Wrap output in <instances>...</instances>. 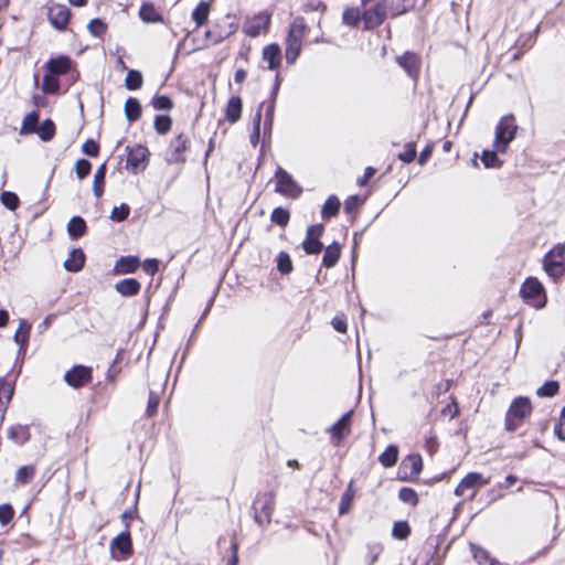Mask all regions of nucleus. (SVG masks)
Listing matches in <instances>:
<instances>
[{
  "label": "nucleus",
  "mask_w": 565,
  "mask_h": 565,
  "mask_svg": "<svg viewBox=\"0 0 565 565\" xmlns=\"http://www.w3.org/2000/svg\"><path fill=\"white\" fill-rule=\"evenodd\" d=\"M306 30L307 25L301 17L296 18L290 24L285 49V57L288 64H294L298 58Z\"/></svg>",
  "instance_id": "obj_1"
},
{
  "label": "nucleus",
  "mask_w": 565,
  "mask_h": 565,
  "mask_svg": "<svg viewBox=\"0 0 565 565\" xmlns=\"http://www.w3.org/2000/svg\"><path fill=\"white\" fill-rule=\"evenodd\" d=\"M518 126L514 124V117L508 115L501 118L495 127L493 146L499 152H505L509 143L515 138Z\"/></svg>",
  "instance_id": "obj_2"
},
{
  "label": "nucleus",
  "mask_w": 565,
  "mask_h": 565,
  "mask_svg": "<svg viewBox=\"0 0 565 565\" xmlns=\"http://www.w3.org/2000/svg\"><path fill=\"white\" fill-rule=\"evenodd\" d=\"M532 404L527 397L520 396L515 398L505 416V427L508 430H515L519 425L531 414Z\"/></svg>",
  "instance_id": "obj_3"
},
{
  "label": "nucleus",
  "mask_w": 565,
  "mask_h": 565,
  "mask_svg": "<svg viewBox=\"0 0 565 565\" xmlns=\"http://www.w3.org/2000/svg\"><path fill=\"white\" fill-rule=\"evenodd\" d=\"M544 270L554 279L561 278L565 273V244L554 246L543 259Z\"/></svg>",
  "instance_id": "obj_4"
},
{
  "label": "nucleus",
  "mask_w": 565,
  "mask_h": 565,
  "mask_svg": "<svg viewBox=\"0 0 565 565\" xmlns=\"http://www.w3.org/2000/svg\"><path fill=\"white\" fill-rule=\"evenodd\" d=\"M521 297L531 306L542 309L546 305L545 289L542 282L535 277L525 279L520 289Z\"/></svg>",
  "instance_id": "obj_5"
},
{
  "label": "nucleus",
  "mask_w": 565,
  "mask_h": 565,
  "mask_svg": "<svg viewBox=\"0 0 565 565\" xmlns=\"http://www.w3.org/2000/svg\"><path fill=\"white\" fill-rule=\"evenodd\" d=\"M393 2L394 0H382L373 8L366 10L363 13L365 29H373L380 25L388 14H398L399 12L392 8Z\"/></svg>",
  "instance_id": "obj_6"
},
{
  "label": "nucleus",
  "mask_w": 565,
  "mask_h": 565,
  "mask_svg": "<svg viewBox=\"0 0 565 565\" xmlns=\"http://www.w3.org/2000/svg\"><path fill=\"white\" fill-rule=\"evenodd\" d=\"M254 520L259 525H267L270 523L271 515L275 508V499L271 492L263 493L254 501Z\"/></svg>",
  "instance_id": "obj_7"
},
{
  "label": "nucleus",
  "mask_w": 565,
  "mask_h": 565,
  "mask_svg": "<svg viewBox=\"0 0 565 565\" xmlns=\"http://www.w3.org/2000/svg\"><path fill=\"white\" fill-rule=\"evenodd\" d=\"M275 191L288 198H298L302 190L292 177L282 168L278 167L275 173Z\"/></svg>",
  "instance_id": "obj_8"
},
{
  "label": "nucleus",
  "mask_w": 565,
  "mask_h": 565,
  "mask_svg": "<svg viewBox=\"0 0 565 565\" xmlns=\"http://www.w3.org/2000/svg\"><path fill=\"white\" fill-rule=\"evenodd\" d=\"M190 147L189 137L181 132L177 135L169 145L167 150L166 160L168 163H184L185 162V152Z\"/></svg>",
  "instance_id": "obj_9"
},
{
  "label": "nucleus",
  "mask_w": 565,
  "mask_h": 565,
  "mask_svg": "<svg viewBox=\"0 0 565 565\" xmlns=\"http://www.w3.org/2000/svg\"><path fill=\"white\" fill-rule=\"evenodd\" d=\"M489 482L490 478H484L479 472H470L459 482L455 489V494L457 497H463L466 495L467 491L471 490L469 498L473 499L476 495V490L488 484Z\"/></svg>",
  "instance_id": "obj_10"
},
{
  "label": "nucleus",
  "mask_w": 565,
  "mask_h": 565,
  "mask_svg": "<svg viewBox=\"0 0 565 565\" xmlns=\"http://www.w3.org/2000/svg\"><path fill=\"white\" fill-rule=\"evenodd\" d=\"M67 385L79 388L92 381V369L84 365H75L64 375Z\"/></svg>",
  "instance_id": "obj_11"
},
{
  "label": "nucleus",
  "mask_w": 565,
  "mask_h": 565,
  "mask_svg": "<svg viewBox=\"0 0 565 565\" xmlns=\"http://www.w3.org/2000/svg\"><path fill=\"white\" fill-rule=\"evenodd\" d=\"M324 227L321 224L311 225L307 230L306 239L302 247L307 254L316 255L322 250L320 237L323 234Z\"/></svg>",
  "instance_id": "obj_12"
},
{
  "label": "nucleus",
  "mask_w": 565,
  "mask_h": 565,
  "mask_svg": "<svg viewBox=\"0 0 565 565\" xmlns=\"http://www.w3.org/2000/svg\"><path fill=\"white\" fill-rule=\"evenodd\" d=\"M71 17V10L65 4L55 3L47 9V19L51 24L63 31L66 29Z\"/></svg>",
  "instance_id": "obj_13"
},
{
  "label": "nucleus",
  "mask_w": 565,
  "mask_h": 565,
  "mask_svg": "<svg viewBox=\"0 0 565 565\" xmlns=\"http://www.w3.org/2000/svg\"><path fill=\"white\" fill-rule=\"evenodd\" d=\"M116 551H118L122 558L132 554V543L130 533L128 531L121 532L110 542V552L113 557L117 558Z\"/></svg>",
  "instance_id": "obj_14"
},
{
  "label": "nucleus",
  "mask_w": 565,
  "mask_h": 565,
  "mask_svg": "<svg viewBox=\"0 0 565 565\" xmlns=\"http://www.w3.org/2000/svg\"><path fill=\"white\" fill-rule=\"evenodd\" d=\"M396 61L409 77H412L414 81L417 79L420 63L419 57L416 54L406 52L403 55L397 56Z\"/></svg>",
  "instance_id": "obj_15"
},
{
  "label": "nucleus",
  "mask_w": 565,
  "mask_h": 565,
  "mask_svg": "<svg viewBox=\"0 0 565 565\" xmlns=\"http://www.w3.org/2000/svg\"><path fill=\"white\" fill-rule=\"evenodd\" d=\"M263 61L267 62L269 70H277L281 63V50L278 44L266 45L262 52Z\"/></svg>",
  "instance_id": "obj_16"
},
{
  "label": "nucleus",
  "mask_w": 565,
  "mask_h": 565,
  "mask_svg": "<svg viewBox=\"0 0 565 565\" xmlns=\"http://www.w3.org/2000/svg\"><path fill=\"white\" fill-rule=\"evenodd\" d=\"M269 23V15L258 14L248 24L244 26V31L248 36L256 38L262 33V31L267 30Z\"/></svg>",
  "instance_id": "obj_17"
},
{
  "label": "nucleus",
  "mask_w": 565,
  "mask_h": 565,
  "mask_svg": "<svg viewBox=\"0 0 565 565\" xmlns=\"http://www.w3.org/2000/svg\"><path fill=\"white\" fill-rule=\"evenodd\" d=\"M127 166L132 169H138L141 163L146 162L149 156V151L146 147L137 145L132 148H128Z\"/></svg>",
  "instance_id": "obj_18"
},
{
  "label": "nucleus",
  "mask_w": 565,
  "mask_h": 565,
  "mask_svg": "<svg viewBox=\"0 0 565 565\" xmlns=\"http://www.w3.org/2000/svg\"><path fill=\"white\" fill-rule=\"evenodd\" d=\"M85 264V254L81 248H73L68 257L64 260V268L67 271L76 273L79 271Z\"/></svg>",
  "instance_id": "obj_19"
},
{
  "label": "nucleus",
  "mask_w": 565,
  "mask_h": 565,
  "mask_svg": "<svg viewBox=\"0 0 565 565\" xmlns=\"http://www.w3.org/2000/svg\"><path fill=\"white\" fill-rule=\"evenodd\" d=\"M352 412L345 413L338 422H335L330 431L332 433L335 443H340L344 436H347L350 431V418Z\"/></svg>",
  "instance_id": "obj_20"
},
{
  "label": "nucleus",
  "mask_w": 565,
  "mask_h": 565,
  "mask_svg": "<svg viewBox=\"0 0 565 565\" xmlns=\"http://www.w3.org/2000/svg\"><path fill=\"white\" fill-rule=\"evenodd\" d=\"M140 266V260L136 256H122L120 257L114 267L117 274H131L135 273Z\"/></svg>",
  "instance_id": "obj_21"
},
{
  "label": "nucleus",
  "mask_w": 565,
  "mask_h": 565,
  "mask_svg": "<svg viewBox=\"0 0 565 565\" xmlns=\"http://www.w3.org/2000/svg\"><path fill=\"white\" fill-rule=\"evenodd\" d=\"M46 68L54 76L66 74L71 68V60L67 56L51 58L46 63Z\"/></svg>",
  "instance_id": "obj_22"
},
{
  "label": "nucleus",
  "mask_w": 565,
  "mask_h": 565,
  "mask_svg": "<svg viewBox=\"0 0 565 565\" xmlns=\"http://www.w3.org/2000/svg\"><path fill=\"white\" fill-rule=\"evenodd\" d=\"M243 103L239 96H232L226 105L225 118L231 122L235 124L242 116Z\"/></svg>",
  "instance_id": "obj_23"
},
{
  "label": "nucleus",
  "mask_w": 565,
  "mask_h": 565,
  "mask_svg": "<svg viewBox=\"0 0 565 565\" xmlns=\"http://www.w3.org/2000/svg\"><path fill=\"white\" fill-rule=\"evenodd\" d=\"M12 395L13 386L6 382L3 379H0V426L3 423L4 414Z\"/></svg>",
  "instance_id": "obj_24"
},
{
  "label": "nucleus",
  "mask_w": 565,
  "mask_h": 565,
  "mask_svg": "<svg viewBox=\"0 0 565 565\" xmlns=\"http://www.w3.org/2000/svg\"><path fill=\"white\" fill-rule=\"evenodd\" d=\"M140 288L141 286L139 281L134 278L122 279L115 285L116 291L125 297L137 295L140 291Z\"/></svg>",
  "instance_id": "obj_25"
},
{
  "label": "nucleus",
  "mask_w": 565,
  "mask_h": 565,
  "mask_svg": "<svg viewBox=\"0 0 565 565\" xmlns=\"http://www.w3.org/2000/svg\"><path fill=\"white\" fill-rule=\"evenodd\" d=\"M139 17L146 23L163 22L162 15L157 11L156 7L151 2H146L141 6Z\"/></svg>",
  "instance_id": "obj_26"
},
{
  "label": "nucleus",
  "mask_w": 565,
  "mask_h": 565,
  "mask_svg": "<svg viewBox=\"0 0 565 565\" xmlns=\"http://www.w3.org/2000/svg\"><path fill=\"white\" fill-rule=\"evenodd\" d=\"M86 223L81 216H73L67 224V233L71 238L77 239L86 233Z\"/></svg>",
  "instance_id": "obj_27"
},
{
  "label": "nucleus",
  "mask_w": 565,
  "mask_h": 565,
  "mask_svg": "<svg viewBox=\"0 0 565 565\" xmlns=\"http://www.w3.org/2000/svg\"><path fill=\"white\" fill-rule=\"evenodd\" d=\"M340 254L341 246L337 242H333L324 250V255L322 257V265L327 268L333 267L338 263Z\"/></svg>",
  "instance_id": "obj_28"
},
{
  "label": "nucleus",
  "mask_w": 565,
  "mask_h": 565,
  "mask_svg": "<svg viewBox=\"0 0 565 565\" xmlns=\"http://www.w3.org/2000/svg\"><path fill=\"white\" fill-rule=\"evenodd\" d=\"M125 115L128 121L132 122L141 116V105L138 99L129 97L125 103Z\"/></svg>",
  "instance_id": "obj_29"
},
{
  "label": "nucleus",
  "mask_w": 565,
  "mask_h": 565,
  "mask_svg": "<svg viewBox=\"0 0 565 565\" xmlns=\"http://www.w3.org/2000/svg\"><path fill=\"white\" fill-rule=\"evenodd\" d=\"M30 331L31 324L26 320L21 319L19 328L14 333V341L20 345L21 349H24L26 347L30 337Z\"/></svg>",
  "instance_id": "obj_30"
},
{
  "label": "nucleus",
  "mask_w": 565,
  "mask_h": 565,
  "mask_svg": "<svg viewBox=\"0 0 565 565\" xmlns=\"http://www.w3.org/2000/svg\"><path fill=\"white\" fill-rule=\"evenodd\" d=\"M55 131L54 122L51 119H45L38 125V130L35 132L42 141L47 142L54 138Z\"/></svg>",
  "instance_id": "obj_31"
},
{
  "label": "nucleus",
  "mask_w": 565,
  "mask_h": 565,
  "mask_svg": "<svg viewBox=\"0 0 565 565\" xmlns=\"http://www.w3.org/2000/svg\"><path fill=\"white\" fill-rule=\"evenodd\" d=\"M398 459V448L395 445H390L383 454L380 455L379 461L385 468L393 467Z\"/></svg>",
  "instance_id": "obj_32"
},
{
  "label": "nucleus",
  "mask_w": 565,
  "mask_h": 565,
  "mask_svg": "<svg viewBox=\"0 0 565 565\" xmlns=\"http://www.w3.org/2000/svg\"><path fill=\"white\" fill-rule=\"evenodd\" d=\"M39 125V114L36 111H31L28 114L22 121V126L20 128L21 135L34 134L38 130Z\"/></svg>",
  "instance_id": "obj_33"
},
{
  "label": "nucleus",
  "mask_w": 565,
  "mask_h": 565,
  "mask_svg": "<svg viewBox=\"0 0 565 565\" xmlns=\"http://www.w3.org/2000/svg\"><path fill=\"white\" fill-rule=\"evenodd\" d=\"M340 210V201L335 195H330L321 210V215L323 218H330L335 216Z\"/></svg>",
  "instance_id": "obj_34"
},
{
  "label": "nucleus",
  "mask_w": 565,
  "mask_h": 565,
  "mask_svg": "<svg viewBox=\"0 0 565 565\" xmlns=\"http://www.w3.org/2000/svg\"><path fill=\"white\" fill-rule=\"evenodd\" d=\"M210 4L206 1H201L192 12V19L196 23V26L203 25L209 18Z\"/></svg>",
  "instance_id": "obj_35"
},
{
  "label": "nucleus",
  "mask_w": 565,
  "mask_h": 565,
  "mask_svg": "<svg viewBox=\"0 0 565 565\" xmlns=\"http://www.w3.org/2000/svg\"><path fill=\"white\" fill-rule=\"evenodd\" d=\"M275 106H276V102L274 99H268L267 102L262 103L259 106V108L262 107V110L265 108V122H264L265 134L267 131L270 132V130H271L274 114H275Z\"/></svg>",
  "instance_id": "obj_36"
},
{
  "label": "nucleus",
  "mask_w": 565,
  "mask_h": 565,
  "mask_svg": "<svg viewBox=\"0 0 565 565\" xmlns=\"http://www.w3.org/2000/svg\"><path fill=\"white\" fill-rule=\"evenodd\" d=\"M29 436V430L24 426H12L8 429V437L20 445L24 444Z\"/></svg>",
  "instance_id": "obj_37"
},
{
  "label": "nucleus",
  "mask_w": 565,
  "mask_h": 565,
  "mask_svg": "<svg viewBox=\"0 0 565 565\" xmlns=\"http://www.w3.org/2000/svg\"><path fill=\"white\" fill-rule=\"evenodd\" d=\"M143 77L139 71L130 70L128 71L125 78V86L129 90L139 89L142 86Z\"/></svg>",
  "instance_id": "obj_38"
},
{
  "label": "nucleus",
  "mask_w": 565,
  "mask_h": 565,
  "mask_svg": "<svg viewBox=\"0 0 565 565\" xmlns=\"http://www.w3.org/2000/svg\"><path fill=\"white\" fill-rule=\"evenodd\" d=\"M106 174V166L102 164L94 175L93 191L96 198H100L104 192V180Z\"/></svg>",
  "instance_id": "obj_39"
},
{
  "label": "nucleus",
  "mask_w": 565,
  "mask_h": 565,
  "mask_svg": "<svg viewBox=\"0 0 565 565\" xmlns=\"http://www.w3.org/2000/svg\"><path fill=\"white\" fill-rule=\"evenodd\" d=\"M35 475V468L33 466H23L20 467L15 473V483L17 484H26L29 483Z\"/></svg>",
  "instance_id": "obj_40"
},
{
  "label": "nucleus",
  "mask_w": 565,
  "mask_h": 565,
  "mask_svg": "<svg viewBox=\"0 0 565 565\" xmlns=\"http://www.w3.org/2000/svg\"><path fill=\"white\" fill-rule=\"evenodd\" d=\"M353 482L351 481L348 486V489L345 492L341 495L340 504H339V513L340 514H347L351 509V503L354 497L353 489H352Z\"/></svg>",
  "instance_id": "obj_41"
},
{
  "label": "nucleus",
  "mask_w": 565,
  "mask_h": 565,
  "mask_svg": "<svg viewBox=\"0 0 565 565\" xmlns=\"http://www.w3.org/2000/svg\"><path fill=\"white\" fill-rule=\"evenodd\" d=\"M172 126V119L167 115H158L154 118V129L159 135L169 132Z\"/></svg>",
  "instance_id": "obj_42"
},
{
  "label": "nucleus",
  "mask_w": 565,
  "mask_h": 565,
  "mask_svg": "<svg viewBox=\"0 0 565 565\" xmlns=\"http://www.w3.org/2000/svg\"><path fill=\"white\" fill-rule=\"evenodd\" d=\"M60 88V83L56 76L47 73L42 81V90L45 94H55Z\"/></svg>",
  "instance_id": "obj_43"
},
{
  "label": "nucleus",
  "mask_w": 565,
  "mask_h": 565,
  "mask_svg": "<svg viewBox=\"0 0 565 565\" xmlns=\"http://www.w3.org/2000/svg\"><path fill=\"white\" fill-rule=\"evenodd\" d=\"M1 203L10 211H15L19 207L20 200L18 195L10 191H4L0 196Z\"/></svg>",
  "instance_id": "obj_44"
},
{
  "label": "nucleus",
  "mask_w": 565,
  "mask_h": 565,
  "mask_svg": "<svg viewBox=\"0 0 565 565\" xmlns=\"http://www.w3.org/2000/svg\"><path fill=\"white\" fill-rule=\"evenodd\" d=\"M289 212L282 207H276L271 212L270 220L279 226H286L289 222Z\"/></svg>",
  "instance_id": "obj_45"
},
{
  "label": "nucleus",
  "mask_w": 565,
  "mask_h": 565,
  "mask_svg": "<svg viewBox=\"0 0 565 565\" xmlns=\"http://www.w3.org/2000/svg\"><path fill=\"white\" fill-rule=\"evenodd\" d=\"M277 268L284 275H287V274L291 273V270H292V263H291V259H290V256H289L288 253L280 252L278 254V257H277Z\"/></svg>",
  "instance_id": "obj_46"
},
{
  "label": "nucleus",
  "mask_w": 565,
  "mask_h": 565,
  "mask_svg": "<svg viewBox=\"0 0 565 565\" xmlns=\"http://www.w3.org/2000/svg\"><path fill=\"white\" fill-rule=\"evenodd\" d=\"M234 31L227 33H216L215 29L207 30L205 32V45H215L221 43L223 40L228 38Z\"/></svg>",
  "instance_id": "obj_47"
},
{
  "label": "nucleus",
  "mask_w": 565,
  "mask_h": 565,
  "mask_svg": "<svg viewBox=\"0 0 565 565\" xmlns=\"http://www.w3.org/2000/svg\"><path fill=\"white\" fill-rule=\"evenodd\" d=\"M559 385L556 381H548L537 388L536 394L541 397H552L557 394Z\"/></svg>",
  "instance_id": "obj_48"
},
{
  "label": "nucleus",
  "mask_w": 565,
  "mask_h": 565,
  "mask_svg": "<svg viewBox=\"0 0 565 565\" xmlns=\"http://www.w3.org/2000/svg\"><path fill=\"white\" fill-rule=\"evenodd\" d=\"M260 120H262V107L257 109L254 122H253V131L249 136L250 143L255 147L259 142L260 137Z\"/></svg>",
  "instance_id": "obj_49"
},
{
  "label": "nucleus",
  "mask_w": 565,
  "mask_h": 565,
  "mask_svg": "<svg viewBox=\"0 0 565 565\" xmlns=\"http://www.w3.org/2000/svg\"><path fill=\"white\" fill-rule=\"evenodd\" d=\"M88 31L92 35L100 38L107 31V24L100 19H93L88 23Z\"/></svg>",
  "instance_id": "obj_50"
},
{
  "label": "nucleus",
  "mask_w": 565,
  "mask_h": 565,
  "mask_svg": "<svg viewBox=\"0 0 565 565\" xmlns=\"http://www.w3.org/2000/svg\"><path fill=\"white\" fill-rule=\"evenodd\" d=\"M151 105L158 110H169L173 107V102L166 95H156L151 100Z\"/></svg>",
  "instance_id": "obj_51"
},
{
  "label": "nucleus",
  "mask_w": 565,
  "mask_h": 565,
  "mask_svg": "<svg viewBox=\"0 0 565 565\" xmlns=\"http://www.w3.org/2000/svg\"><path fill=\"white\" fill-rule=\"evenodd\" d=\"M360 18H361L360 11L358 9L350 8V9L344 10L343 15H342V21L344 24H347L349 26H356V24L360 21Z\"/></svg>",
  "instance_id": "obj_52"
},
{
  "label": "nucleus",
  "mask_w": 565,
  "mask_h": 565,
  "mask_svg": "<svg viewBox=\"0 0 565 565\" xmlns=\"http://www.w3.org/2000/svg\"><path fill=\"white\" fill-rule=\"evenodd\" d=\"M402 466L409 468L411 473L418 475L423 467L422 458L419 456H409L403 461Z\"/></svg>",
  "instance_id": "obj_53"
},
{
  "label": "nucleus",
  "mask_w": 565,
  "mask_h": 565,
  "mask_svg": "<svg viewBox=\"0 0 565 565\" xmlns=\"http://www.w3.org/2000/svg\"><path fill=\"white\" fill-rule=\"evenodd\" d=\"M129 213L130 207L127 204L122 203L121 205L115 206L111 210L110 218L116 222H122L128 217Z\"/></svg>",
  "instance_id": "obj_54"
},
{
  "label": "nucleus",
  "mask_w": 565,
  "mask_h": 565,
  "mask_svg": "<svg viewBox=\"0 0 565 565\" xmlns=\"http://www.w3.org/2000/svg\"><path fill=\"white\" fill-rule=\"evenodd\" d=\"M495 151L484 150L481 160L486 168H497L501 166V161L498 159Z\"/></svg>",
  "instance_id": "obj_55"
},
{
  "label": "nucleus",
  "mask_w": 565,
  "mask_h": 565,
  "mask_svg": "<svg viewBox=\"0 0 565 565\" xmlns=\"http://www.w3.org/2000/svg\"><path fill=\"white\" fill-rule=\"evenodd\" d=\"M92 169V164L86 159H78L75 163V172L79 180L86 178Z\"/></svg>",
  "instance_id": "obj_56"
},
{
  "label": "nucleus",
  "mask_w": 565,
  "mask_h": 565,
  "mask_svg": "<svg viewBox=\"0 0 565 565\" xmlns=\"http://www.w3.org/2000/svg\"><path fill=\"white\" fill-rule=\"evenodd\" d=\"M398 498L401 501L412 505H416L418 501L417 493L413 489L406 487L399 490Z\"/></svg>",
  "instance_id": "obj_57"
},
{
  "label": "nucleus",
  "mask_w": 565,
  "mask_h": 565,
  "mask_svg": "<svg viewBox=\"0 0 565 565\" xmlns=\"http://www.w3.org/2000/svg\"><path fill=\"white\" fill-rule=\"evenodd\" d=\"M416 157L415 145L409 142L406 143L404 150L398 154V159L405 163L412 162Z\"/></svg>",
  "instance_id": "obj_58"
},
{
  "label": "nucleus",
  "mask_w": 565,
  "mask_h": 565,
  "mask_svg": "<svg viewBox=\"0 0 565 565\" xmlns=\"http://www.w3.org/2000/svg\"><path fill=\"white\" fill-rule=\"evenodd\" d=\"M13 515H14V511L10 504L4 503V504L0 505V523L2 525L9 524L11 522V520L13 519Z\"/></svg>",
  "instance_id": "obj_59"
},
{
  "label": "nucleus",
  "mask_w": 565,
  "mask_h": 565,
  "mask_svg": "<svg viewBox=\"0 0 565 565\" xmlns=\"http://www.w3.org/2000/svg\"><path fill=\"white\" fill-rule=\"evenodd\" d=\"M361 203H362V200L360 199L359 195H351L344 202V211L348 214H352L353 212H355L359 209Z\"/></svg>",
  "instance_id": "obj_60"
},
{
  "label": "nucleus",
  "mask_w": 565,
  "mask_h": 565,
  "mask_svg": "<svg viewBox=\"0 0 565 565\" xmlns=\"http://www.w3.org/2000/svg\"><path fill=\"white\" fill-rule=\"evenodd\" d=\"M409 534V526L406 522H397L393 526V535L397 539H406Z\"/></svg>",
  "instance_id": "obj_61"
},
{
  "label": "nucleus",
  "mask_w": 565,
  "mask_h": 565,
  "mask_svg": "<svg viewBox=\"0 0 565 565\" xmlns=\"http://www.w3.org/2000/svg\"><path fill=\"white\" fill-rule=\"evenodd\" d=\"M159 402H160L159 395L151 391L149 394L148 406H147V415L148 416H153L157 413Z\"/></svg>",
  "instance_id": "obj_62"
},
{
  "label": "nucleus",
  "mask_w": 565,
  "mask_h": 565,
  "mask_svg": "<svg viewBox=\"0 0 565 565\" xmlns=\"http://www.w3.org/2000/svg\"><path fill=\"white\" fill-rule=\"evenodd\" d=\"M554 433L561 440H565V407L563 408L558 422L554 426Z\"/></svg>",
  "instance_id": "obj_63"
},
{
  "label": "nucleus",
  "mask_w": 565,
  "mask_h": 565,
  "mask_svg": "<svg viewBox=\"0 0 565 565\" xmlns=\"http://www.w3.org/2000/svg\"><path fill=\"white\" fill-rule=\"evenodd\" d=\"M82 150L87 156L97 157L99 152V146L96 141L88 139L86 142H84Z\"/></svg>",
  "instance_id": "obj_64"
}]
</instances>
